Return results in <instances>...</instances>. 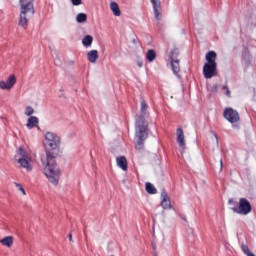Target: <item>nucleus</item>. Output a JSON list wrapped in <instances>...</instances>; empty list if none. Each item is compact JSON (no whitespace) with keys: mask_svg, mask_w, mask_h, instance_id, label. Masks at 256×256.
<instances>
[{"mask_svg":"<svg viewBox=\"0 0 256 256\" xmlns=\"http://www.w3.org/2000/svg\"><path fill=\"white\" fill-rule=\"evenodd\" d=\"M149 106L145 103V101L141 102L140 115L136 117L135 122V149L137 151H141L145 145V141L149 137V122L147 119L149 117V113H147V109Z\"/></svg>","mask_w":256,"mask_h":256,"instance_id":"f257e3e1","label":"nucleus"},{"mask_svg":"<svg viewBox=\"0 0 256 256\" xmlns=\"http://www.w3.org/2000/svg\"><path fill=\"white\" fill-rule=\"evenodd\" d=\"M57 156H42L41 163L43 167V173L50 183L57 185L61 177V169L55 161Z\"/></svg>","mask_w":256,"mask_h":256,"instance_id":"f03ea898","label":"nucleus"},{"mask_svg":"<svg viewBox=\"0 0 256 256\" xmlns=\"http://www.w3.org/2000/svg\"><path fill=\"white\" fill-rule=\"evenodd\" d=\"M44 147L46 151L44 157H57L59 147H61V136L55 132H46L44 134Z\"/></svg>","mask_w":256,"mask_h":256,"instance_id":"7ed1b4c3","label":"nucleus"},{"mask_svg":"<svg viewBox=\"0 0 256 256\" xmlns=\"http://www.w3.org/2000/svg\"><path fill=\"white\" fill-rule=\"evenodd\" d=\"M14 161L18 165V169H24L26 173H31L33 171V157L23 146H20L16 150Z\"/></svg>","mask_w":256,"mask_h":256,"instance_id":"20e7f679","label":"nucleus"},{"mask_svg":"<svg viewBox=\"0 0 256 256\" xmlns=\"http://www.w3.org/2000/svg\"><path fill=\"white\" fill-rule=\"evenodd\" d=\"M206 63L203 66V75L205 79L217 77V53L209 51L205 55Z\"/></svg>","mask_w":256,"mask_h":256,"instance_id":"39448f33","label":"nucleus"},{"mask_svg":"<svg viewBox=\"0 0 256 256\" xmlns=\"http://www.w3.org/2000/svg\"><path fill=\"white\" fill-rule=\"evenodd\" d=\"M35 15V8L33 7V0H20V27H27L29 19Z\"/></svg>","mask_w":256,"mask_h":256,"instance_id":"423d86ee","label":"nucleus"},{"mask_svg":"<svg viewBox=\"0 0 256 256\" xmlns=\"http://www.w3.org/2000/svg\"><path fill=\"white\" fill-rule=\"evenodd\" d=\"M232 211L238 215H249L252 211L251 203L247 198H240L239 206L232 208Z\"/></svg>","mask_w":256,"mask_h":256,"instance_id":"0eeeda50","label":"nucleus"},{"mask_svg":"<svg viewBox=\"0 0 256 256\" xmlns=\"http://www.w3.org/2000/svg\"><path fill=\"white\" fill-rule=\"evenodd\" d=\"M223 116H224V119H226V121H229V123H238L240 119L239 112H237L233 108H226L224 110Z\"/></svg>","mask_w":256,"mask_h":256,"instance_id":"6e6552de","label":"nucleus"},{"mask_svg":"<svg viewBox=\"0 0 256 256\" xmlns=\"http://www.w3.org/2000/svg\"><path fill=\"white\" fill-rule=\"evenodd\" d=\"M15 83H17V78L15 75H10L6 81H0V89L10 91V89H13Z\"/></svg>","mask_w":256,"mask_h":256,"instance_id":"1a4fd4ad","label":"nucleus"},{"mask_svg":"<svg viewBox=\"0 0 256 256\" xmlns=\"http://www.w3.org/2000/svg\"><path fill=\"white\" fill-rule=\"evenodd\" d=\"M171 67L172 71L175 75L181 71V67L179 66V59L177 58V54L175 52H171L170 55Z\"/></svg>","mask_w":256,"mask_h":256,"instance_id":"9d476101","label":"nucleus"},{"mask_svg":"<svg viewBox=\"0 0 256 256\" xmlns=\"http://www.w3.org/2000/svg\"><path fill=\"white\" fill-rule=\"evenodd\" d=\"M176 135L179 147H181L182 151H185V134L183 133V129L178 128L176 130Z\"/></svg>","mask_w":256,"mask_h":256,"instance_id":"9b49d317","label":"nucleus"},{"mask_svg":"<svg viewBox=\"0 0 256 256\" xmlns=\"http://www.w3.org/2000/svg\"><path fill=\"white\" fill-rule=\"evenodd\" d=\"M161 207L163 209H171V200L169 199V196L167 195V192L163 191L161 193Z\"/></svg>","mask_w":256,"mask_h":256,"instance_id":"f8f14e48","label":"nucleus"},{"mask_svg":"<svg viewBox=\"0 0 256 256\" xmlns=\"http://www.w3.org/2000/svg\"><path fill=\"white\" fill-rule=\"evenodd\" d=\"M39 125V118L37 116H30L27 119L26 127L27 129H35Z\"/></svg>","mask_w":256,"mask_h":256,"instance_id":"ddd939ff","label":"nucleus"},{"mask_svg":"<svg viewBox=\"0 0 256 256\" xmlns=\"http://www.w3.org/2000/svg\"><path fill=\"white\" fill-rule=\"evenodd\" d=\"M116 164L119 169H122V171H127V158L125 156H120L116 158Z\"/></svg>","mask_w":256,"mask_h":256,"instance_id":"4468645a","label":"nucleus"},{"mask_svg":"<svg viewBox=\"0 0 256 256\" xmlns=\"http://www.w3.org/2000/svg\"><path fill=\"white\" fill-rule=\"evenodd\" d=\"M87 59L90 63H97V60L99 59V51H97V50L88 51Z\"/></svg>","mask_w":256,"mask_h":256,"instance_id":"2eb2a0df","label":"nucleus"},{"mask_svg":"<svg viewBox=\"0 0 256 256\" xmlns=\"http://www.w3.org/2000/svg\"><path fill=\"white\" fill-rule=\"evenodd\" d=\"M13 241V236H6L0 240V243L3 245V247H8V249H11V247H13Z\"/></svg>","mask_w":256,"mask_h":256,"instance_id":"dca6fc26","label":"nucleus"},{"mask_svg":"<svg viewBox=\"0 0 256 256\" xmlns=\"http://www.w3.org/2000/svg\"><path fill=\"white\" fill-rule=\"evenodd\" d=\"M82 45L86 47V49H89L93 45V36L86 35L82 38Z\"/></svg>","mask_w":256,"mask_h":256,"instance_id":"f3484780","label":"nucleus"},{"mask_svg":"<svg viewBox=\"0 0 256 256\" xmlns=\"http://www.w3.org/2000/svg\"><path fill=\"white\" fill-rule=\"evenodd\" d=\"M110 9L115 17H121V9H119V5L116 2L110 3Z\"/></svg>","mask_w":256,"mask_h":256,"instance_id":"a211bd4d","label":"nucleus"},{"mask_svg":"<svg viewBox=\"0 0 256 256\" xmlns=\"http://www.w3.org/2000/svg\"><path fill=\"white\" fill-rule=\"evenodd\" d=\"M157 57V53L155 50H148L146 53V59L149 61V63H153Z\"/></svg>","mask_w":256,"mask_h":256,"instance_id":"6ab92c4d","label":"nucleus"},{"mask_svg":"<svg viewBox=\"0 0 256 256\" xmlns=\"http://www.w3.org/2000/svg\"><path fill=\"white\" fill-rule=\"evenodd\" d=\"M153 9H154L155 19L159 21V19H161V4L154 5Z\"/></svg>","mask_w":256,"mask_h":256,"instance_id":"aec40b11","label":"nucleus"},{"mask_svg":"<svg viewBox=\"0 0 256 256\" xmlns=\"http://www.w3.org/2000/svg\"><path fill=\"white\" fill-rule=\"evenodd\" d=\"M146 191L150 195H155V193H157V188H155V186L153 184H151L150 182H147L146 183Z\"/></svg>","mask_w":256,"mask_h":256,"instance_id":"412c9836","label":"nucleus"},{"mask_svg":"<svg viewBox=\"0 0 256 256\" xmlns=\"http://www.w3.org/2000/svg\"><path fill=\"white\" fill-rule=\"evenodd\" d=\"M77 23H85L87 21V14L85 13H79L76 16Z\"/></svg>","mask_w":256,"mask_h":256,"instance_id":"4be33fe9","label":"nucleus"},{"mask_svg":"<svg viewBox=\"0 0 256 256\" xmlns=\"http://www.w3.org/2000/svg\"><path fill=\"white\" fill-rule=\"evenodd\" d=\"M34 113H35V109H33L32 106L25 107L24 115H26V117H31V115H33Z\"/></svg>","mask_w":256,"mask_h":256,"instance_id":"5701e85b","label":"nucleus"},{"mask_svg":"<svg viewBox=\"0 0 256 256\" xmlns=\"http://www.w3.org/2000/svg\"><path fill=\"white\" fill-rule=\"evenodd\" d=\"M15 187L18 189V191H20V193H22V195H27V192H25V188H23V185L15 182L14 183Z\"/></svg>","mask_w":256,"mask_h":256,"instance_id":"b1692460","label":"nucleus"},{"mask_svg":"<svg viewBox=\"0 0 256 256\" xmlns=\"http://www.w3.org/2000/svg\"><path fill=\"white\" fill-rule=\"evenodd\" d=\"M242 251L243 253H245V255H248L251 253V250L249 249V247L245 244L242 245Z\"/></svg>","mask_w":256,"mask_h":256,"instance_id":"393cba45","label":"nucleus"},{"mask_svg":"<svg viewBox=\"0 0 256 256\" xmlns=\"http://www.w3.org/2000/svg\"><path fill=\"white\" fill-rule=\"evenodd\" d=\"M222 89H223L224 91H226V92H225V95H226L227 97H231V90H229V88H228L227 86H223Z\"/></svg>","mask_w":256,"mask_h":256,"instance_id":"a878e982","label":"nucleus"},{"mask_svg":"<svg viewBox=\"0 0 256 256\" xmlns=\"http://www.w3.org/2000/svg\"><path fill=\"white\" fill-rule=\"evenodd\" d=\"M242 59H243V61H245L246 65H247V63H249V61H250V60H249L250 57H249L248 54H243Z\"/></svg>","mask_w":256,"mask_h":256,"instance_id":"bb28decb","label":"nucleus"},{"mask_svg":"<svg viewBox=\"0 0 256 256\" xmlns=\"http://www.w3.org/2000/svg\"><path fill=\"white\" fill-rule=\"evenodd\" d=\"M72 5L78 6L81 5V0H71Z\"/></svg>","mask_w":256,"mask_h":256,"instance_id":"cd10ccee","label":"nucleus"},{"mask_svg":"<svg viewBox=\"0 0 256 256\" xmlns=\"http://www.w3.org/2000/svg\"><path fill=\"white\" fill-rule=\"evenodd\" d=\"M150 1L152 3V6L161 5V2L159 0H150Z\"/></svg>","mask_w":256,"mask_h":256,"instance_id":"c85d7f7f","label":"nucleus"},{"mask_svg":"<svg viewBox=\"0 0 256 256\" xmlns=\"http://www.w3.org/2000/svg\"><path fill=\"white\" fill-rule=\"evenodd\" d=\"M69 241H73V235L72 234H69Z\"/></svg>","mask_w":256,"mask_h":256,"instance_id":"c756f323","label":"nucleus"},{"mask_svg":"<svg viewBox=\"0 0 256 256\" xmlns=\"http://www.w3.org/2000/svg\"><path fill=\"white\" fill-rule=\"evenodd\" d=\"M247 256H255V254H253V252H250L249 254H246Z\"/></svg>","mask_w":256,"mask_h":256,"instance_id":"7c9ffc66","label":"nucleus"},{"mask_svg":"<svg viewBox=\"0 0 256 256\" xmlns=\"http://www.w3.org/2000/svg\"><path fill=\"white\" fill-rule=\"evenodd\" d=\"M228 203H229V204L233 203V199H229V200H228Z\"/></svg>","mask_w":256,"mask_h":256,"instance_id":"2f4dec72","label":"nucleus"},{"mask_svg":"<svg viewBox=\"0 0 256 256\" xmlns=\"http://www.w3.org/2000/svg\"><path fill=\"white\" fill-rule=\"evenodd\" d=\"M220 165H221V168L223 167V161L220 160Z\"/></svg>","mask_w":256,"mask_h":256,"instance_id":"473e14b6","label":"nucleus"},{"mask_svg":"<svg viewBox=\"0 0 256 256\" xmlns=\"http://www.w3.org/2000/svg\"><path fill=\"white\" fill-rule=\"evenodd\" d=\"M139 67H143V64H139Z\"/></svg>","mask_w":256,"mask_h":256,"instance_id":"72a5a7b5","label":"nucleus"}]
</instances>
